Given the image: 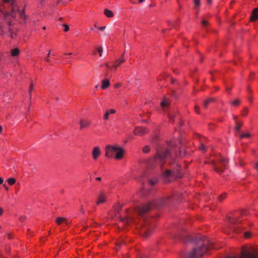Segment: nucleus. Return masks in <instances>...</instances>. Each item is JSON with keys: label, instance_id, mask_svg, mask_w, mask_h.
<instances>
[{"label": "nucleus", "instance_id": "obj_11", "mask_svg": "<svg viewBox=\"0 0 258 258\" xmlns=\"http://www.w3.org/2000/svg\"><path fill=\"white\" fill-rule=\"evenodd\" d=\"M81 129H83L88 127L91 124V121L89 120L81 119L80 122Z\"/></svg>", "mask_w": 258, "mask_h": 258}, {"label": "nucleus", "instance_id": "obj_59", "mask_svg": "<svg viewBox=\"0 0 258 258\" xmlns=\"http://www.w3.org/2000/svg\"><path fill=\"white\" fill-rule=\"evenodd\" d=\"M212 2V0H208V4H211Z\"/></svg>", "mask_w": 258, "mask_h": 258}, {"label": "nucleus", "instance_id": "obj_38", "mask_svg": "<svg viewBox=\"0 0 258 258\" xmlns=\"http://www.w3.org/2000/svg\"><path fill=\"white\" fill-rule=\"evenodd\" d=\"M63 26L64 27V31L67 32L69 30V26L67 24H63Z\"/></svg>", "mask_w": 258, "mask_h": 258}, {"label": "nucleus", "instance_id": "obj_50", "mask_svg": "<svg viewBox=\"0 0 258 258\" xmlns=\"http://www.w3.org/2000/svg\"><path fill=\"white\" fill-rule=\"evenodd\" d=\"M3 182V179L2 178L0 177V184H2Z\"/></svg>", "mask_w": 258, "mask_h": 258}, {"label": "nucleus", "instance_id": "obj_53", "mask_svg": "<svg viewBox=\"0 0 258 258\" xmlns=\"http://www.w3.org/2000/svg\"><path fill=\"white\" fill-rule=\"evenodd\" d=\"M105 65L106 67L110 68V66L108 63H106Z\"/></svg>", "mask_w": 258, "mask_h": 258}, {"label": "nucleus", "instance_id": "obj_3", "mask_svg": "<svg viewBox=\"0 0 258 258\" xmlns=\"http://www.w3.org/2000/svg\"><path fill=\"white\" fill-rule=\"evenodd\" d=\"M168 146L171 149L172 152H175V151H173V146L171 142L168 143ZM171 151L168 149H158L157 151V155L154 157L153 161L155 164L159 165L160 167H162L165 162L166 160L169 159L170 161H172V158H171Z\"/></svg>", "mask_w": 258, "mask_h": 258}, {"label": "nucleus", "instance_id": "obj_23", "mask_svg": "<svg viewBox=\"0 0 258 258\" xmlns=\"http://www.w3.org/2000/svg\"><path fill=\"white\" fill-rule=\"evenodd\" d=\"M16 180L14 178H10L8 179V182L10 185H13L15 183Z\"/></svg>", "mask_w": 258, "mask_h": 258}, {"label": "nucleus", "instance_id": "obj_24", "mask_svg": "<svg viewBox=\"0 0 258 258\" xmlns=\"http://www.w3.org/2000/svg\"><path fill=\"white\" fill-rule=\"evenodd\" d=\"M242 125V122H236V125L235 127V130L237 132H239L240 131V127Z\"/></svg>", "mask_w": 258, "mask_h": 258}, {"label": "nucleus", "instance_id": "obj_21", "mask_svg": "<svg viewBox=\"0 0 258 258\" xmlns=\"http://www.w3.org/2000/svg\"><path fill=\"white\" fill-rule=\"evenodd\" d=\"M104 14L107 17H109V18H111L113 16V13L112 11L108 10V9H105L104 10Z\"/></svg>", "mask_w": 258, "mask_h": 258}, {"label": "nucleus", "instance_id": "obj_56", "mask_svg": "<svg viewBox=\"0 0 258 258\" xmlns=\"http://www.w3.org/2000/svg\"><path fill=\"white\" fill-rule=\"evenodd\" d=\"M138 1L140 3H143L145 1V0H138Z\"/></svg>", "mask_w": 258, "mask_h": 258}, {"label": "nucleus", "instance_id": "obj_9", "mask_svg": "<svg viewBox=\"0 0 258 258\" xmlns=\"http://www.w3.org/2000/svg\"><path fill=\"white\" fill-rule=\"evenodd\" d=\"M134 133L135 135L143 136L147 133V130L145 127H137L135 129Z\"/></svg>", "mask_w": 258, "mask_h": 258}, {"label": "nucleus", "instance_id": "obj_22", "mask_svg": "<svg viewBox=\"0 0 258 258\" xmlns=\"http://www.w3.org/2000/svg\"><path fill=\"white\" fill-rule=\"evenodd\" d=\"M241 103V100L239 99H236L233 101L231 102V104L233 106H238Z\"/></svg>", "mask_w": 258, "mask_h": 258}, {"label": "nucleus", "instance_id": "obj_35", "mask_svg": "<svg viewBox=\"0 0 258 258\" xmlns=\"http://www.w3.org/2000/svg\"><path fill=\"white\" fill-rule=\"evenodd\" d=\"M250 233L248 231L245 232L244 233V237L246 238H249L250 237Z\"/></svg>", "mask_w": 258, "mask_h": 258}, {"label": "nucleus", "instance_id": "obj_58", "mask_svg": "<svg viewBox=\"0 0 258 258\" xmlns=\"http://www.w3.org/2000/svg\"><path fill=\"white\" fill-rule=\"evenodd\" d=\"M247 91L249 92H251V90L250 89V88L249 87H247Z\"/></svg>", "mask_w": 258, "mask_h": 258}, {"label": "nucleus", "instance_id": "obj_61", "mask_svg": "<svg viewBox=\"0 0 258 258\" xmlns=\"http://www.w3.org/2000/svg\"><path fill=\"white\" fill-rule=\"evenodd\" d=\"M81 211H82V213L84 214V212H85V211H84V210L83 209V208H82Z\"/></svg>", "mask_w": 258, "mask_h": 258}, {"label": "nucleus", "instance_id": "obj_2", "mask_svg": "<svg viewBox=\"0 0 258 258\" xmlns=\"http://www.w3.org/2000/svg\"><path fill=\"white\" fill-rule=\"evenodd\" d=\"M169 197L166 199L161 198L155 200L147 204H144L136 209V212L138 215L142 217L144 220L141 223L140 233L145 237H148L153 231L154 225L150 221V220L146 218V214L152 207L160 208L167 203Z\"/></svg>", "mask_w": 258, "mask_h": 258}, {"label": "nucleus", "instance_id": "obj_31", "mask_svg": "<svg viewBox=\"0 0 258 258\" xmlns=\"http://www.w3.org/2000/svg\"><path fill=\"white\" fill-rule=\"evenodd\" d=\"M202 24L204 27L206 28L208 25V22L206 20H204L202 21Z\"/></svg>", "mask_w": 258, "mask_h": 258}, {"label": "nucleus", "instance_id": "obj_30", "mask_svg": "<svg viewBox=\"0 0 258 258\" xmlns=\"http://www.w3.org/2000/svg\"><path fill=\"white\" fill-rule=\"evenodd\" d=\"M194 4L195 7H198L201 5V2L200 0H194Z\"/></svg>", "mask_w": 258, "mask_h": 258}, {"label": "nucleus", "instance_id": "obj_44", "mask_svg": "<svg viewBox=\"0 0 258 258\" xmlns=\"http://www.w3.org/2000/svg\"><path fill=\"white\" fill-rule=\"evenodd\" d=\"M106 28V26L98 27V29L101 31H103Z\"/></svg>", "mask_w": 258, "mask_h": 258}, {"label": "nucleus", "instance_id": "obj_27", "mask_svg": "<svg viewBox=\"0 0 258 258\" xmlns=\"http://www.w3.org/2000/svg\"><path fill=\"white\" fill-rule=\"evenodd\" d=\"M226 196V193H223V194L221 195L219 197L218 200L220 202H222L224 199H225Z\"/></svg>", "mask_w": 258, "mask_h": 258}, {"label": "nucleus", "instance_id": "obj_32", "mask_svg": "<svg viewBox=\"0 0 258 258\" xmlns=\"http://www.w3.org/2000/svg\"><path fill=\"white\" fill-rule=\"evenodd\" d=\"M109 114L106 111L105 112L104 115V119H105L106 120H108V119H109Z\"/></svg>", "mask_w": 258, "mask_h": 258}, {"label": "nucleus", "instance_id": "obj_15", "mask_svg": "<svg viewBox=\"0 0 258 258\" xmlns=\"http://www.w3.org/2000/svg\"><path fill=\"white\" fill-rule=\"evenodd\" d=\"M121 221L125 224H130L131 222H135L133 217L130 216H127V217L124 219H121Z\"/></svg>", "mask_w": 258, "mask_h": 258}, {"label": "nucleus", "instance_id": "obj_17", "mask_svg": "<svg viewBox=\"0 0 258 258\" xmlns=\"http://www.w3.org/2000/svg\"><path fill=\"white\" fill-rule=\"evenodd\" d=\"M56 223H57L58 224H60L62 223H64L67 225H69V223L68 221L63 217H58L56 219L55 221Z\"/></svg>", "mask_w": 258, "mask_h": 258}, {"label": "nucleus", "instance_id": "obj_25", "mask_svg": "<svg viewBox=\"0 0 258 258\" xmlns=\"http://www.w3.org/2000/svg\"><path fill=\"white\" fill-rule=\"evenodd\" d=\"M150 149H151V148L150 146H146L145 147H144L143 149V152L144 153H147L148 152H149V151H150Z\"/></svg>", "mask_w": 258, "mask_h": 258}, {"label": "nucleus", "instance_id": "obj_37", "mask_svg": "<svg viewBox=\"0 0 258 258\" xmlns=\"http://www.w3.org/2000/svg\"><path fill=\"white\" fill-rule=\"evenodd\" d=\"M107 111L108 112V113L109 114H114L116 112L115 110L113 109H110L107 110Z\"/></svg>", "mask_w": 258, "mask_h": 258}, {"label": "nucleus", "instance_id": "obj_13", "mask_svg": "<svg viewBox=\"0 0 258 258\" xmlns=\"http://www.w3.org/2000/svg\"><path fill=\"white\" fill-rule=\"evenodd\" d=\"M106 196L103 193L100 194L98 200L96 201V204L99 205L104 203L106 201Z\"/></svg>", "mask_w": 258, "mask_h": 258}, {"label": "nucleus", "instance_id": "obj_49", "mask_svg": "<svg viewBox=\"0 0 258 258\" xmlns=\"http://www.w3.org/2000/svg\"><path fill=\"white\" fill-rule=\"evenodd\" d=\"M120 86V84H116L115 85V88H118V87H119Z\"/></svg>", "mask_w": 258, "mask_h": 258}, {"label": "nucleus", "instance_id": "obj_47", "mask_svg": "<svg viewBox=\"0 0 258 258\" xmlns=\"http://www.w3.org/2000/svg\"><path fill=\"white\" fill-rule=\"evenodd\" d=\"M255 167V168L257 170H258V163H256L255 164V167Z\"/></svg>", "mask_w": 258, "mask_h": 258}, {"label": "nucleus", "instance_id": "obj_14", "mask_svg": "<svg viewBox=\"0 0 258 258\" xmlns=\"http://www.w3.org/2000/svg\"><path fill=\"white\" fill-rule=\"evenodd\" d=\"M258 19V8H255L251 14L250 21H254Z\"/></svg>", "mask_w": 258, "mask_h": 258}, {"label": "nucleus", "instance_id": "obj_6", "mask_svg": "<svg viewBox=\"0 0 258 258\" xmlns=\"http://www.w3.org/2000/svg\"><path fill=\"white\" fill-rule=\"evenodd\" d=\"M225 258H258V250L253 247L243 248L239 257L237 256H227Z\"/></svg>", "mask_w": 258, "mask_h": 258}, {"label": "nucleus", "instance_id": "obj_12", "mask_svg": "<svg viewBox=\"0 0 258 258\" xmlns=\"http://www.w3.org/2000/svg\"><path fill=\"white\" fill-rule=\"evenodd\" d=\"M125 61V59L124 58L123 54L120 57V58L118 59H117L115 61L114 64L112 67L114 70H115L119 65H120L122 62Z\"/></svg>", "mask_w": 258, "mask_h": 258}, {"label": "nucleus", "instance_id": "obj_42", "mask_svg": "<svg viewBox=\"0 0 258 258\" xmlns=\"http://www.w3.org/2000/svg\"><path fill=\"white\" fill-rule=\"evenodd\" d=\"M50 54V50H49V51H48V54H47V56L46 58L45 59V60H46V61H47V62H49V61H50V59H49V57Z\"/></svg>", "mask_w": 258, "mask_h": 258}, {"label": "nucleus", "instance_id": "obj_10", "mask_svg": "<svg viewBox=\"0 0 258 258\" xmlns=\"http://www.w3.org/2000/svg\"><path fill=\"white\" fill-rule=\"evenodd\" d=\"M101 154V151L98 147H95L92 151V156L94 160L97 159Z\"/></svg>", "mask_w": 258, "mask_h": 258}, {"label": "nucleus", "instance_id": "obj_5", "mask_svg": "<svg viewBox=\"0 0 258 258\" xmlns=\"http://www.w3.org/2000/svg\"><path fill=\"white\" fill-rule=\"evenodd\" d=\"M169 168L165 170L163 173L164 178L173 177L180 178L181 177V173L180 172V167L178 164L174 161H169Z\"/></svg>", "mask_w": 258, "mask_h": 258}, {"label": "nucleus", "instance_id": "obj_8", "mask_svg": "<svg viewBox=\"0 0 258 258\" xmlns=\"http://www.w3.org/2000/svg\"><path fill=\"white\" fill-rule=\"evenodd\" d=\"M227 222L228 223V227L229 229L235 232H240L239 228L240 227L235 226L236 225L240 223L237 216H233L232 217H228L227 218Z\"/></svg>", "mask_w": 258, "mask_h": 258}, {"label": "nucleus", "instance_id": "obj_63", "mask_svg": "<svg viewBox=\"0 0 258 258\" xmlns=\"http://www.w3.org/2000/svg\"><path fill=\"white\" fill-rule=\"evenodd\" d=\"M115 210L117 211V213H119V209H116Z\"/></svg>", "mask_w": 258, "mask_h": 258}, {"label": "nucleus", "instance_id": "obj_57", "mask_svg": "<svg viewBox=\"0 0 258 258\" xmlns=\"http://www.w3.org/2000/svg\"><path fill=\"white\" fill-rule=\"evenodd\" d=\"M226 91H228V92H229V91H230V88H228V87H227V88H226Z\"/></svg>", "mask_w": 258, "mask_h": 258}, {"label": "nucleus", "instance_id": "obj_62", "mask_svg": "<svg viewBox=\"0 0 258 258\" xmlns=\"http://www.w3.org/2000/svg\"><path fill=\"white\" fill-rule=\"evenodd\" d=\"M237 118V117L236 116H235L234 117V120H236V118Z\"/></svg>", "mask_w": 258, "mask_h": 258}, {"label": "nucleus", "instance_id": "obj_48", "mask_svg": "<svg viewBox=\"0 0 258 258\" xmlns=\"http://www.w3.org/2000/svg\"><path fill=\"white\" fill-rule=\"evenodd\" d=\"M62 1V0H57V1L56 2V4L57 5L59 4Z\"/></svg>", "mask_w": 258, "mask_h": 258}, {"label": "nucleus", "instance_id": "obj_33", "mask_svg": "<svg viewBox=\"0 0 258 258\" xmlns=\"http://www.w3.org/2000/svg\"><path fill=\"white\" fill-rule=\"evenodd\" d=\"M248 109L247 108H245L244 110L242 112V115L243 116H245L248 113Z\"/></svg>", "mask_w": 258, "mask_h": 258}, {"label": "nucleus", "instance_id": "obj_52", "mask_svg": "<svg viewBox=\"0 0 258 258\" xmlns=\"http://www.w3.org/2000/svg\"><path fill=\"white\" fill-rule=\"evenodd\" d=\"M168 116L170 118V119H172L173 116L171 114H168Z\"/></svg>", "mask_w": 258, "mask_h": 258}, {"label": "nucleus", "instance_id": "obj_4", "mask_svg": "<svg viewBox=\"0 0 258 258\" xmlns=\"http://www.w3.org/2000/svg\"><path fill=\"white\" fill-rule=\"evenodd\" d=\"M124 152L123 148L117 145H109L105 147V156L109 158L113 157L115 155L114 158L117 160H120L122 158Z\"/></svg>", "mask_w": 258, "mask_h": 258}, {"label": "nucleus", "instance_id": "obj_64", "mask_svg": "<svg viewBox=\"0 0 258 258\" xmlns=\"http://www.w3.org/2000/svg\"><path fill=\"white\" fill-rule=\"evenodd\" d=\"M2 127L1 126H0V133L2 132Z\"/></svg>", "mask_w": 258, "mask_h": 258}, {"label": "nucleus", "instance_id": "obj_26", "mask_svg": "<svg viewBox=\"0 0 258 258\" xmlns=\"http://www.w3.org/2000/svg\"><path fill=\"white\" fill-rule=\"evenodd\" d=\"M169 105V102L164 100L161 103V106L163 108H164L165 106Z\"/></svg>", "mask_w": 258, "mask_h": 258}, {"label": "nucleus", "instance_id": "obj_29", "mask_svg": "<svg viewBox=\"0 0 258 258\" xmlns=\"http://www.w3.org/2000/svg\"><path fill=\"white\" fill-rule=\"evenodd\" d=\"M185 155V152L184 151V149L183 148H180L179 151V156L180 157H182L183 156Z\"/></svg>", "mask_w": 258, "mask_h": 258}, {"label": "nucleus", "instance_id": "obj_1", "mask_svg": "<svg viewBox=\"0 0 258 258\" xmlns=\"http://www.w3.org/2000/svg\"><path fill=\"white\" fill-rule=\"evenodd\" d=\"M172 237L175 240L181 239L185 241H193L194 246L192 250L187 252L184 258H201L208 250L213 247V243L205 236H198L192 239L185 233L181 234L180 231H178L173 234Z\"/></svg>", "mask_w": 258, "mask_h": 258}, {"label": "nucleus", "instance_id": "obj_36", "mask_svg": "<svg viewBox=\"0 0 258 258\" xmlns=\"http://www.w3.org/2000/svg\"><path fill=\"white\" fill-rule=\"evenodd\" d=\"M195 110L197 113H198V114L200 113V108L198 105H196L195 106Z\"/></svg>", "mask_w": 258, "mask_h": 258}, {"label": "nucleus", "instance_id": "obj_34", "mask_svg": "<svg viewBox=\"0 0 258 258\" xmlns=\"http://www.w3.org/2000/svg\"><path fill=\"white\" fill-rule=\"evenodd\" d=\"M97 51L99 53V55L100 56H102V52L103 51V47L101 46H99L97 48Z\"/></svg>", "mask_w": 258, "mask_h": 258}, {"label": "nucleus", "instance_id": "obj_19", "mask_svg": "<svg viewBox=\"0 0 258 258\" xmlns=\"http://www.w3.org/2000/svg\"><path fill=\"white\" fill-rule=\"evenodd\" d=\"M215 101V99L213 98H209L208 99L206 100L204 102V107L207 108L209 104Z\"/></svg>", "mask_w": 258, "mask_h": 258}, {"label": "nucleus", "instance_id": "obj_20", "mask_svg": "<svg viewBox=\"0 0 258 258\" xmlns=\"http://www.w3.org/2000/svg\"><path fill=\"white\" fill-rule=\"evenodd\" d=\"M11 53L12 56H16L19 54L20 51L18 48H16L11 50Z\"/></svg>", "mask_w": 258, "mask_h": 258}, {"label": "nucleus", "instance_id": "obj_60", "mask_svg": "<svg viewBox=\"0 0 258 258\" xmlns=\"http://www.w3.org/2000/svg\"><path fill=\"white\" fill-rule=\"evenodd\" d=\"M174 82H175V80H174V79H171V83H174Z\"/></svg>", "mask_w": 258, "mask_h": 258}, {"label": "nucleus", "instance_id": "obj_46", "mask_svg": "<svg viewBox=\"0 0 258 258\" xmlns=\"http://www.w3.org/2000/svg\"><path fill=\"white\" fill-rule=\"evenodd\" d=\"M3 186H4V187L5 188V189H6L7 190H9V188H8V187L7 186V185L6 184H3Z\"/></svg>", "mask_w": 258, "mask_h": 258}, {"label": "nucleus", "instance_id": "obj_16", "mask_svg": "<svg viewBox=\"0 0 258 258\" xmlns=\"http://www.w3.org/2000/svg\"><path fill=\"white\" fill-rule=\"evenodd\" d=\"M9 28V34L10 36L13 39L16 35V29L14 28V27H12V26H10L8 24Z\"/></svg>", "mask_w": 258, "mask_h": 258}, {"label": "nucleus", "instance_id": "obj_40", "mask_svg": "<svg viewBox=\"0 0 258 258\" xmlns=\"http://www.w3.org/2000/svg\"><path fill=\"white\" fill-rule=\"evenodd\" d=\"M205 148H206V147H205V145H204V144L203 143H202L201 146L200 147V149L201 150L204 151V150H205Z\"/></svg>", "mask_w": 258, "mask_h": 258}, {"label": "nucleus", "instance_id": "obj_7", "mask_svg": "<svg viewBox=\"0 0 258 258\" xmlns=\"http://www.w3.org/2000/svg\"><path fill=\"white\" fill-rule=\"evenodd\" d=\"M227 163V160L222 157H221L217 162L213 161L212 162V164L214 167L215 170L219 174L223 172L224 169L226 168V166Z\"/></svg>", "mask_w": 258, "mask_h": 258}, {"label": "nucleus", "instance_id": "obj_28", "mask_svg": "<svg viewBox=\"0 0 258 258\" xmlns=\"http://www.w3.org/2000/svg\"><path fill=\"white\" fill-rule=\"evenodd\" d=\"M33 89V84L32 82H31L30 85V87H29V94H30V98H31V96H32L31 92H32Z\"/></svg>", "mask_w": 258, "mask_h": 258}, {"label": "nucleus", "instance_id": "obj_41", "mask_svg": "<svg viewBox=\"0 0 258 258\" xmlns=\"http://www.w3.org/2000/svg\"><path fill=\"white\" fill-rule=\"evenodd\" d=\"M149 182H150L151 185L153 186L155 184L156 181H154L153 179H150Z\"/></svg>", "mask_w": 258, "mask_h": 258}, {"label": "nucleus", "instance_id": "obj_18", "mask_svg": "<svg viewBox=\"0 0 258 258\" xmlns=\"http://www.w3.org/2000/svg\"><path fill=\"white\" fill-rule=\"evenodd\" d=\"M110 85L109 81L108 79H105L102 81L101 88L102 89H105L109 87Z\"/></svg>", "mask_w": 258, "mask_h": 258}, {"label": "nucleus", "instance_id": "obj_43", "mask_svg": "<svg viewBox=\"0 0 258 258\" xmlns=\"http://www.w3.org/2000/svg\"><path fill=\"white\" fill-rule=\"evenodd\" d=\"M244 138H249L250 137V135L249 133L243 134Z\"/></svg>", "mask_w": 258, "mask_h": 258}, {"label": "nucleus", "instance_id": "obj_39", "mask_svg": "<svg viewBox=\"0 0 258 258\" xmlns=\"http://www.w3.org/2000/svg\"><path fill=\"white\" fill-rule=\"evenodd\" d=\"M25 219H26V217L24 216H20L19 217V220L21 222H24L25 221Z\"/></svg>", "mask_w": 258, "mask_h": 258}, {"label": "nucleus", "instance_id": "obj_45", "mask_svg": "<svg viewBox=\"0 0 258 258\" xmlns=\"http://www.w3.org/2000/svg\"><path fill=\"white\" fill-rule=\"evenodd\" d=\"M3 212H4L3 209L2 208L0 207V216L1 215H2V214L3 213Z\"/></svg>", "mask_w": 258, "mask_h": 258}, {"label": "nucleus", "instance_id": "obj_55", "mask_svg": "<svg viewBox=\"0 0 258 258\" xmlns=\"http://www.w3.org/2000/svg\"><path fill=\"white\" fill-rule=\"evenodd\" d=\"M96 179L97 180H101V177H98Z\"/></svg>", "mask_w": 258, "mask_h": 258}, {"label": "nucleus", "instance_id": "obj_54", "mask_svg": "<svg viewBox=\"0 0 258 258\" xmlns=\"http://www.w3.org/2000/svg\"><path fill=\"white\" fill-rule=\"evenodd\" d=\"M243 215H246V211H243L242 213Z\"/></svg>", "mask_w": 258, "mask_h": 258}, {"label": "nucleus", "instance_id": "obj_51", "mask_svg": "<svg viewBox=\"0 0 258 258\" xmlns=\"http://www.w3.org/2000/svg\"><path fill=\"white\" fill-rule=\"evenodd\" d=\"M244 138V134H241V135H240V139H242V138Z\"/></svg>", "mask_w": 258, "mask_h": 258}]
</instances>
